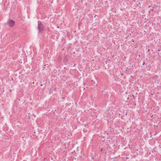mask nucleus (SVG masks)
I'll return each mask as SVG.
<instances>
[{"label":"nucleus","mask_w":161,"mask_h":161,"mask_svg":"<svg viewBox=\"0 0 161 161\" xmlns=\"http://www.w3.org/2000/svg\"><path fill=\"white\" fill-rule=\"evenodd\" d=\"M38 29L39 32L40 33L44 31V26L42 24L40 21H38Z\"/></svg>","instance_id":"obj_1"},{"label":"nucleus","mask_w":161,"mask_h":161,"mask_svg":"<svg viewBox=\"0 0 161 161\" xmlns=\"http://www.w3.org/2000/svg\"><path fill=\"white\" fill-rule=\"evenodd\" d=\"M148 12H149V13H150V11H148Z\"/></svg>","instance_id":"obj_15"},{"label":"nucleus","mask_w":161,"mask_h":161,"mask_svg":"<svg viewBox=\"0 0 161 161\" xmlns=\"http://www.w3.org/2000/svg\"><path fill=\"white\" fill-rule=\"evenodd\" d=\"M36 132H37V134H38V133H39V131H36Z\"/></svg>","instance_id":"obj_10"},{"label":"nucleus","mask_w":161,"mask_h":161,"mask_svg":"<svg viewBox=\"0 0 161 161\" xmlns=\"http://www.w3.org/2000/svg\"><path fill=\"white\" fill-rule=\"evenodd\" d=\"M17 35L16 33L15 32H13L12 35L11 39L13 41H14L17 38Z\"/></svg>","instance_id":"obj_3"},{"label":"nucleus","mask_w":161,"mask_h":161,"mask_svg":"<svg viewBox=\"0 0 161 161\" xmlns=\"http://www.w3.org/2000/svg\"><path fill=\"white\" fill-rule=\"evenodd\" d=\"M132 41L133 42H134V41L133 40H132Z\"/></svg>","instance_id":"obj_14"},{"label":"nucleus","mask_w":161,"mask_h":161,"mask_svg":"<svg viewBox=\"0 0 161 161\" xmlns=\"http://www.w3.org/2000/svg\"><path fill=\"white\" fill-rule=\"evenodd\" d=\"M144 64H145V62H144L143 63V64H142V65H144Z\"/></svg>","instance_id":"obj_11"},{"label":"nucleus","mask_w":161,"mask_h":161,"mask_svg":"<svg viewBox=\"0 0 161 161\" xmlns=\"http://www.w3.org/2000/svg\"><path fill=\"white\" fill-rule=\"evenodd\" d=\"M147 51L148 52H150V50L149 49H148Z\"/></svg>","instance_id":"obj_13"},{"label":"nucleus","mask_w":161,"mask_h":161,"mask_svg":"<svg viewBox=\"0 0 161 161\" xmlns=\"http://www.w3.org/2000/svg\"><path fill=\"white\" fill-rule=\"evenodd\" d=\"M154 10V9L153 8V7H152V9H150V11H151L152 12H153Z\"/></svg>","instance_id":"obj_5"},{"label":"nucleus","mask_w":161,"mask_h":161,"mask_svg":"<svg viewBox=\"0 0 161 161\" xmlns=\"http://www.w3.org/2000/svg\"><path fill=\"white\" fill-rule=\"evenodd\" d=\"M42 86V84L41 85V86Z\"/></svg>","instance_id":"obj_16"},{"label":"nucleus","mask_w":161,"mask_h":161,"mask_svg":"<svg viewBox=\"0 0 161 161\" xmlns=\"http://www.w3.org/2000/svg\"><path fill=\"white\" fill-rule=\"evenodd\" d=\"M154 8H157L158 7L157 6V5H155V4H154Z\"/></svg>","instance_id":"obj_8"},{"label":"nucleus","mask_w":161,"mask_h":161,"mask_svg":"<svg viewBox=\"0 0 161 161\" xmlns=\"http://www.w3.org/2000/svg\"><path fill=\"white\" fill-rule=\"evenodd\" d=\"M33 133H34V134H33V136H34V135H35V136H36V137H37V136H36V135H35V134H36V131H34Z\"/></svg>","instance_id":"obj_6"},{"label":"nucleus","mask_w":161,"mask_h":161,"mask_svg":"<svg viewBox=\"0 0 161 161\" xmlns=\"http://www.w3.org/2000/svg\"><path fill=\"white\" fill-rule=\"evenodd\" d=\"M158 132H157V131H151L150 132L151 137H152L153 136H155Z\"/></svg>","instance_id":"obj_4"},{"label":"nucleus","mask_w":161,"mask_h":161,"mask_svg":"<svg viewBox=\"0 0 161 161\" xmlns=\"http://www.w3.org/2000/svg\"><path fill=\"white\" fill-rule=\"evenodd\" d=\"M121 131H123V130H124V128H123L121 127Z\"/></svg>","instance_id":"obj_7"},{"label":"nucleus","mask_w":161,"mask_h":161,"mask_svg":"<svg viewBox=\"0 0 161 161\" xmlns=\"http://www.w3.org/2000/svg\"><path fill=\"white\" fill-rule=\"evenodd\" d=\"M11 91V89L9 90V92H10Z\"/></svg>","instance_id":"obj_12"},{"label":"nucleus","mask_w":161,"mask_h":161,"mask_svg":"<svg viewBox=\"0 0 161 161\" xmlns=\"http://www.w3.org/2000/svg\"><path fill=\"white\" fill-rule=\"evenodd\" d=\"M7 24L10 27H13L15 24V22L11 19H8Z\"/></svg>","instance_id":"obj_2"},{"label":"nucleus","mask_w":161,"mask_h":161,"mask_svg":"<svg viewBox=\"0 0 161 161\" xmlns=\"http://www.w3.org/2000/svg\"><path fill=\"white\" fill-rule=\"evenodd\" d=\"M32 115L34 116V117H36V115H34L33 114H32Z\"/></svg>","instance_id":"obj_9"}]
</instances>
